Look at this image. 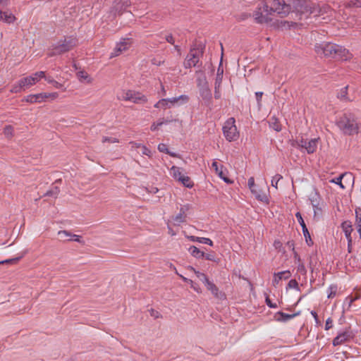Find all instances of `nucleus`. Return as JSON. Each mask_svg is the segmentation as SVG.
<instances>
[{"label":"nucleus","mask_w":361,"mask_h":361,"mask_svg":"<svg viewBox=\"0 0 361 361\" xmlns=\"http://www.w3.org/2000/svg\"><path fill=\"white\" fill-rule=\"evenodd\" d=\"M32 79V83L33 85L39 81L40 79L45 78V73L44 71H38L29 76Z\"/></svg>","instance_id":"28"},{"label":"nucleus","mask_w":361,"mask_h":361,"mask_svg":"<svg viewBox=\"0 0 361 361\" xmlns=\"http://www.w3.org/2000/svg\"><path fill=\"white\" fill-rule=\"evenodd\" d=\"M199 57L200 54L198 51L190 50L185 59L184 66L186 68L195 66L199 61Z\"/></svg>","instance_id":"14"},{"label":"nucleus","mask_w":361,"mask_h":361,"mask_svg":"<svg viewBox=\"0 0 361 361\" xmlns=\"http://www.w3.org/2000/svg\"><path fill=\"white\" fill-rule=\"evenodd\" d=\"M32 79L29 76L25 77L13 85L12 88L11 89V92L12 93L20 92L22 90H25V89L32 86Z\"/></svg>","instance_id":"12"},{"label":"nucleus","mask_w":361,"mask_h":361,"mask_svg":"<svg viewBox=\"0 0 361 361\" xmlns=\"http://www.w3.org/2000/svg\"><path fill=\"white\" fill-rule=\"evenodd\" d=\"M132 44L130 39H123L121 42L116 44V47L111 52L110 57L113 58L122 54L123 52L128 50Z\"/></svg>","instance_id":"13"},{"label":"nucleus","mask_w":361,"mask_h":361,"mask_svg":"<svg viewBox=\"0 0 361 361\" xmlns=\"http://www.w3.org/2000/svg\"><path fill=\"white\" fill-rule=\"evenodd\" d=\"M271 1L269 3L272 13H276L281 17L287 16L291 11V5L286 4L284 0H267Z\"/></svg>","instance_id":"8"},{"label":"nucleus","mask_w":361,"mask_h":361,"mask_svg":"<svg viewBox=\"0 0 361 361\" xmlns=\"http://www.w3.org/2000/svg\"><path fill=\"white\" fill-rule=\"evenodd\" d=\"M350 338V334L348 332H343L339 334L333 341V345L334 346L341 345L345 341L349 340Z\"/></svg>","instance_id":"19"},{"label":"nucleus","mask_w":361,"mask_h":361,"mask_svg":"<svg viewBox=\"0 0 361 361\" xmlns=\"http://www.w3.org/2000/svg\"><path fill=\"white\" fill-rule=\"evenodd\" d=\"M190 205L189 204H185V205H183L180 208V212L185 214V216H186V212L190 209Z\"/></svg>","instance_id":"54"},{"label":"nucleus","mask_w":361,"mask_h":361,"mask_svg":"<svg viewBox=\"0 0 361 361\" xmlns=\"http://www.w3.org/2000/svg\"><path fill=\"white\" fill-rule=\"evenodd\" d=\"M311 314L312 315V317H314V320H315V322L317 324H319V318H318V316H317V314L315 311H311Z\"/></svg>","instance_id":"63"},{"label":"nucleus","mask_w":361,"mask_h":361,"mask_svg":"<svg viewBox=\"0 0 361 361\" xmlns=\"http://www.w3.org/2000/svg\"><path fill=\"white\" fill-rule=\"evenodd\" d=\"M189 283L190 284V287L194 289V290H195L196 292L197 293H200L201 292V289L199 287L198 285H197L196 283H195L192 280L190 281Z\"/></svg>","instance_id":"52"},{"label":"nucleus","mask_w":361,"mask_h":361,"mask_svg":"<svg viewBox=\"0 0 361 361\" xmlns=\"http://www.w3.org/2000/svg\"><path fill=\"white\" fill-rule=\"evenodd\" d=\"M276 275L279 278L280 280L282 279H288L290 277L291 274L289 271H283L281 272L276 273Z\"/></svg>","instance_id":"35"},{"label":"nucleus","mask_w":361,"mask_h":361,"mask_svg":"<svg viewBox=\"0 0 361 361\" xmlns=\"http://www.w3.org/2000/svg\"><path fill=\"white\" fill-rule=\"evenodd\" d=\"M224 69L221 67V64L220 63L219 67L218 68L216 75L217 76H223Z\"/></svg>","instance_id":"61"},{"label":"nucleus","mask_w":361,"mask_h":361,"mask_svg":"<svg viewBox=\"0 0 361 361\" xmlns=\"http://www.w3.org/2000/svg\"><path fill=\"white\" fill-rule=\"evenodd\" d=\"M59 193V188L57 186H55L54 188L47 192V195L56 197Z\"/></svg>","instance_id":"43"},{"label":"nucleus","mask_w":361,"mask_h":361,"mask_svg":"<svg viewBox=\"0 0 361 361\" xmlns=\"http://www.w3.org/2000/svg\"><path fill=\"white\" fill-rule=\"evenodd\" d=\"M338 128L348 135L357 133L360 126L351 114H343L337 121Z\"/></svg>","instance_id":"4"},{"label":"nucleus","mask_w":361,"mask_h":361,"mask_svg":"<svg viewBox=\"0 0 361 361\" xmlns=\"http://www.w3.org/2000/svg\"><path fill=\"white\" fill-rule=\"evenodd\" d=\"M77 76L80 82H86L90 84L92 82V78L90 75L84 71H80L77 73Z\"/></svg>","instance_id":"22"},{"label":"nucleus","mask_w":361,"mask_h":361,"mask_svg":"<svg viewBox=\"0 0 361 361\" xmlns=\"http://www.w3.org/2000/svg\"><path fill=\"white\" fill-rule=\"evenodd\" d=\"M295 25V23H292V22H289L287 20H281L280 22H278L277 27H280V28H283V27L290 28L291 26H293Z\"/></svg>","instance_id":"33"},{"label":"nucleus","mask_w":361,"mask_h":361,"mask_svg":"<svg viewBox=\"0 0 361 361\" xmlns=\"http://www.w3.org/2000/svg\"><path fill=\"white\" fill-rule=\"evenodd\" d=\"M266 304L271 308H276L277 307L276 303H273L268 295H266L265 298Z\"/></svg>","instance_id":"49"},{"label":"nucleus","mask_w":361,"mask_h":361,"mask_svg":"<svg viewBox=\"0 0 361 361\" xmlns=\"http://www.w3.org/2000/svg\"><path fill=\"white\" fill-rule=\"evenodd\" d=\"M129 145L131 146L133 149H137L141 148L142 145L135 142H130Z\"/></svg>","instance_id":"60"},{"label":"nucleus","mask_w":361,"mask_h":361,"mask_svg":"<svg viewBox=\"0 0 361 361\" xmlns=\"http://www.w3.org/2000/svg\"><path fill=\"white\" fill-rule=\"evenodd\" d=\"M283 178V176L280 174H276L273 176L271 179V185L276 189L278 188V183Z\"/></svg>","instance_id":"37"},{"label":"nucleus","mask_w":361,"mask_h":361,"mask_svg":"<svg viewBox=\"0 0 361 361\" xmlns=\"http://www.w3.org/2000/svg\"><path fill=\"white\" fill-rule=\"evenodd\" d=\"M59 97L57 92H43L36 94H30L25 98V101L29 103H40L45 102L47 99L54 100Z\"/></svg>","instance_id":"9"},{"label":"nucleus","mask_w":361,"mask_h":361,"mask_svg":"<svg viewBox=\"0 0 361 361\" xmlns=\"http://www.w3.org/2000/svg\"><path fill=\"white\" fill-rule=\"evenodd\" d=\"M70 240H73L75 242H80V236L75 234H71V236L70 237Z\"/></svg>","instance_id":"59"},{"label":"nucleus","mask_w":361,"mask_h":361,"mask_svg":"<svg viewBox=\"0 0 361 361\" xmlns=\"http://www.w3.org/2000/svg\"><path fill=\"white\" fill-rule=\"evenodd\" d=\"M288 286L290 288H298V282L294 280V279H292L290 280L288 283Z\"/></svg>","instance_id":"51"},{"label":"nucleus","mask_w":361,"mask_h":361,"mask_svg":"<svg viewBox=\"0 0 361 361\" xmlns=\"http://www.w3.org/2000/svg\"><path fill=\"white\" fill-rule=\"evenodd\" d=\"M0 20L6 23L11 24L15 22L16 18L11 11L0 9Z\"/></svg>","instance_id":"17"},{"label":"nucleus","mask_w":361,"mask_h":361,"mask_svg":"<svg viewBox=\"0 0 361 361\" xmlns=\"http://www.w3.org/2000/svg\"><path fill=\"white\" fill-rule=\"evenodd\" d=\"M77 44V40L72 37H65L54 44L49 49L48 56L51 57L55 55L62 54L71 50Z\"/></svg>","instance_id":"2"},{"label":"nucleus","mask_w":361,"mask_h":361,"mask_svg":"<svg viewBox=\"0 0 361 361\" xmlns=\"http://www.w3.org/2000/svg\"><path fill=\"white\" fill-rule=\"evenodd\" d=\"M221 87H216V86H214V98L215 99H220L221 98Z\"/></svg>","instance_id":"55"},{"label":"nucleus","mask_w":361,"mask_h":361,"mask_svg":"<svg viewBox=\"0 0 361 361\" xmlns=\"http://www.w3.org/2000/svg\"><path fill=\"white\" fill-rule=\"evenodd\" d=\"M3 133L6 137L11 138L13 135V128L10 125L6 126L4 128Z\"/></svg>","instance_id":"31"},{"label":"nucleus","mask_w":361,"mask_h":361,"mask_svg":"<svg viewBox=\"0 0 361 361\" xmlns=\"http://www.w3.org/2000/svg\"><path fill=\"white\" fill-rule=\"evenodd\" d=\"M166 40L169 43H170V44H174V39H173V36H172V35H167V36L166 37Z\"/></svg>","instance_id":"62"},{"label":"nucleus","mask_w":361,"mask_h":361,"mask_svg":"<svg viewBox=\"0 0 361 361\" xmlns=\"http://www.w3.org/2000/svg\"><path fill=\"white\" fill-rule=\"evenodd\" d=\"M158 150L166 154L170 153V151L169 150L166 145L164 143H161L158 145Z\"/></svg>","instance_id":"45"},{"label":"nucleus","mask_w":361,"mask_h":361,"mask_svg":"<svg viewBox=\"0 0 361 361\" xmlns=\"http://www.w3.org/2000/svg\"><path fill=\"white\" fill-rule=\"evenodd\" d=\"M347 90L348 86L342 88L340 91V92L338 94V97L341 99H347L346 95H347Z\"/></svg>","instance_id":"40"},{"label":"nucleus","mask_w":361,"mask_h":361,"mask_svg":"<svg viewBox=\"0 0 361 361\" xmlns=\"http://www.w3.org/2000/svg\"><path fill=\"white\" fill-rule=\"evenodd\" d=\"M336 292L337 286L335 285L330 286L329 288H328V298H332L335 297V295H336Z\"/></svg>","instance_id":"34"},{"label":"nucleus","mask_w":361,"mask_h":361,"mask_svg":"<svg viewBox=\"0 0 361 361\" xmlns=\"http://www.w3.org/2000/svg\"><path fill=\"white\" fill-rule=\"evenodd\" d=\"M167 123H168V121H164V120L158 121L157 123H153L150 127V129H151V130L154 131V130H157L159 126H161L163 124Z\"/></svg>","instance_id":"39"},{"label":"nucleus","mask_w":361,"mask_h":361,"mask_svg":"<svg viewBox=\"0 0 361 361\" xmlns=\"http://www.w3.org/2000/svg\"><path fill=\"white\" fill-rule=\"evenodd\" d=\"M184 186L188 188H191L192 186H193V183L192 181L190 180V178L187 176H185L183 177H182V178L180 180V181Z\"/></svg>","instance_id":"30"},{"label":"nucleus","mask_w":361,"mask_h":361,"mask_svg":"<svg viewBox=\"0 0 361 361\" xmlns=\"http://www.w3.org/2000/svg\"><path fill=\"white\" fill-rule=\"evenodd\" d=\"M235 123V118H229L223 126L224 135L228 142L235 141L239 137V132Z\"/></svg>","instance_id":"7"},{"label":"nucleus","mask_w":361,"mask_h":361,"mask_svg":"<svg viewBox=\"0 0 361 361\" xmlns=\"http://www.w3.org/2000/svg\"><path fill=\"white\" fill-rule=\"evenodd\" d=\"M223 76H216L214 86L216 87H221Z\"/></svg>","instance_id":"50"},{"label":"nucleus","mask_w":361,"mask_h":361,"mask_svg":"<svg viewBox=\"0 0 361 361\" xmlns=\"http://www.w3.org/2000/svg\"><path fill=\"white\" fill-rule=\"evenodd\" d=\"M189 269L194 271V273L196 274L197 277L200 280L202 281L204 283H205L207 282V281H209L208 278L207 277V276L203 274V273H201L198 271H196L193 267H190Z\"/></svg>","instance_id":"29"},{"label":"nucleus","mask_w":361,"mask_h":361,"mask_svg":"<svg viewBox=\"0 0 361 361\" xmlns=\"http://www.w3.org/2000/svg\"><path fill=\"white\" fill-rule=\"evenodd\" d=\"M332 327V320L331 318H328L325 324V329L329 330Z\"/></svg>","instance_id":"57"},{"label":"nucleus","mask_w":361,"mask_h":361,"mask_svg":"<svg viewBox=\"0 0 361 361\" xmlns=\"http://www.w3.org/2000/svg\"><path fill=\"white\" fill-rule=\"evenodd\" d=\"M267 0H263L260 4H258L256 10L253 12V18L257 23L259 24H268L271 22L272 12L269 6Z\"/></svg>","instance_id":"3"},{"label":"nucleus","mask_w":361,"mask_h":361,"mask_svg":"<svg viewBox=\"0 0 361 361\" xmlns=\"http://www.w3.org/2000/svg\"><path fill=\"white\" fill-rule=\"evenodd\" d=\"M188 97L187 95H180L177 97H172L169 99H161L154 104L155 108H160L163 109H170L176 106H180L188 102Z\"/></svg>","instance_id":"6"},{"label":"nucleus","mask_w":361,"mask_h":361,"mask_svg":"<svg viewBox=\"0 0 361 361\" xmlns=\"http://www.w3.org/2000/svg\"><path fill=\"white\" fill-rule=\"evenodd\" d=\"M247 185H248V187L250 190V191L252 190H253L254 188H257V185H255V179L253 177H250L249 179H248V181H247Z\"/></svg>","instance_id":"47"},{"label":"nucleus","mask_w":361,"mask_h":361,"mask_svg":"<svg viewBox=\"0 0 361 361\" xmlns=\"http://www.w3.org/2000/svg\"><path fill=\"white\" fill-rule=\"evenodd\" d=\"M281 281V280H280V279H279V278L277 276V275H276V273H275V274H274V279H273V284H274V286L277 285V284L279 283V281Z\"/></svg>","instance_id":"64"},{"label":"nucleus","mask_w":361,"mask_h":361,"mask_svg":"<svg viewBox=\"0 0 361 361\" xmlns=\"http://www.w3.org/2000/svg\"><path fill=\"white\" fill-rule=\"evenodd\" d=\"M356 214V226L361 227V209L358 208L355 210Z\"/></svg>","instance_id":"41"},{"label":"nucleus","mask_w":361,"mask_h":361,"mask_svg":"<svg viewBox=\"0 0 361 361\" xmlns=\"http://www.w3.org/2000/svg\"><path fill=\"white\" fill-rule=\"evenodd\" d=\"M315 51L319 56L331 57L340 60H348L351 57L349 51L343 47L333 44L323 43L315 46Z\"/></svg>","instance_id":"1"},{"label":"nucleus","mask_w":361,"mask_h":361,"mask_svg":"<svg viewBox=\"0 0 361 361\" xmlns=\"http://www.w3.org/2000/svg\"><path fill=\"white\" fill-rule=\"evenodd\" d=\"M141 151L142 154L144 155H146L149 157H151L152 156L151 150L149 148H147L145 145L141 146Z\"/></svg>","instance_id":"42"},{"label":"nucleus","mask_w":361,"mask_h":361,"mask_svg":"<svg viewBox=\"0 0 361 361\" xmlns=\"http://www.w3.org/2000/svg\"><path fill=\"white\" fill-rule=\"evenodd\" d=\"M318 139H311L307 140L301 139L300 140L294 141L293 143V147L305 149L308 154L314 153L317 148Z\"/></svg>","instance_id":"10"},{"label":"nucleus","mask_w":361,"mask_h":361,"mask_svg":"<svg viewBox=\"0 0 361 361\" xmlns=\"http://www.w3.org/2000/svg\"><path fill=\"white\" fill-rule=\"evenodd\" d=\"M349 6L361 8V0H353L349 3Z\"/></svg>","instance_id":"53"},{"label":"nucleus","mask_w":361,"mask_h":361,"mask_svg":"<svg viewBox=\"0 0 361 361\" xmlns=\"http://www.w3.org/2000/svg\"><path fill=\"white\" fill-rule=\"evenodd\" d=\"M201 95L205 99H210L211 92L208 87H204L201 90Z\"/></svg>","instance_id":"36"},{"label":"nucleus","mask_w":361,"mask_h":361,"mask_svg":"<svg viewBox=\"0 0 361 361\" xmlns=\"http://www.w3.org/2000/svg\"><path fill=\"white\" fill-rule=\"evenodd\" d=\"M170 173L171 176L178 181H180L182 177L184 176V175L182 174L181 169L175 166L171 168Z\"/></svg>","instance_id":"23"},{"label":"nucleus","mask_w":361,"mask_h":361,"mask_svg":"<svg viewBox=\"0 0 361 361\" xmlns=\"http://www.w3.org/2000/svg\"><path fill=\"white\" fill-rule=\"evenodd\" d=\"M152 63L154 64V65H156V66H161V64L164 63V61L161 60V59H152Z\"/></svg>","instance_id":"56"},{"label":"nucleus","mask_w":361,"mask_h":361,"mask_svg":"<svg viewBox=\"0 0 361 361\" xmlns=\"http://www.w3.org/2000/svg\"><path fill=\"white\" fill-rule=\"evenodd\" d=\"M343 178H349V180L352 181V184H353L354 177H353V174L351 173H347V172L342 173L341 176H339L337 178L330 180L329 182L337 184L340 186L341 188L345 189V186L342 183V179H343Z\"/></svg>","instance_id":"16"},{"label":"nucleus","mask_w":361,"mask_h":361,"mask_svg":"<svg viewBox=\"0 0 361 361\" xmlns=\"http://www.w3.org/2000/svg\"><path fill=\"white\" fill-rule=\"evenodd\" d=\"M361 298V294L359 292H357L355 296L349 295L346 298L345 301L348 302L349 307L352 305L354 301L358 300Z\"/></svg>","instance_id":"32"},{"label":"nucleus","mask_w":361,"mask_h":361,"mask_svg":"<svg viewBox=\"0 0 361 361\" xmlns=\"http://www.w3.org/2000/svg\"><path fill=\"white\" fill-rule=\"evenodd\" d=\"M298 314H299V313L289 314H286V313H284L282 312H279L276 314V315L279 316V317L277 318V320L279 322H287V321L294 318L295 317L298 316Z\"/></svg>","instance_id":"25"},{"label":"nucleus","mask_w":361,"mask_h":361,"mask_svg":"<svg viewBox=\"0 0 361 361\" xmlns=\"http://www.w3.org/2000/svg\"><path fill=\"white\" fill-rule=\"evenodd\" d=\"M188 238L192 242H198L200 243L207 244L210 246L213 245V242L208 238H201L193 235L188 236Z\"/></svg>","instance_id":"26"},{"label":"nucleus","mask_w":361,"mask_h":361,"mask_svg":"<svg viewBox=\"0 0 361 361\" xmlns=\"http://www.w3.org/2000/svg\"><path fill=\"white\" fill-rule=\"evenodd\" d=\"M21 257L3 260L4 264H15L19 261Z\"/></svg>","instance_id":"48"},{"label":"nucleus","mask_w":361,"mask_h":361,"mask_svg":"<svg viewBox=\"0 0 361 361\" xmlns=\"http://www.w3.org/2000/svg\"><path fill=\"white\" fill-rule=\"evenodd\" d=\"M190 254L195 258L200 259L204 257V252L200 251L197 247L192 245L189 248Z\"/></svg>","instance_id":"27"},{"label":"nucleus","mask_w":361,"mask_h":361,"mask_svg":"<svg viewBox=\"0 0 361 361\" xmlns=\"http://www.w3.org/2000/svg\"><path fill=\"white\" fill-rule=\"evenodd\" d=\"M58 235L59 237H61L63 240H65L68 237L71 236V233L70 232H68V231H59L58 232Z\"/></svg>","instance_id":"44"},{"label":"nucleus","mask_w":361,"mask_h":361,"mask_svg":"<svg viewBox=\"0 0 361 361\" xmlns=\"http://www.w3.org/2000/svg\"><path fill=\"white\" fill-rule=\"evenodd\" d=\"M341 228L345 233V237L348 241V244H350L352 241L350 235L351 232L353 231L351 222L349 221H344L341 224Z\"/></svg>","instance_id":"20"},{"label":"nucleus","mask_w":361,"mask_h":361,"mask_svg":"<svg viewBox=\"0 0 361 361\" xmlns=\"http://www.w3.org/2000/svg\"><path fill=\"white\" fill-rule=\"evenodd\" d=\"M102 142H110V143H117L118 142V140L115 137H103L102 138Z\"/></svg>","instance_id":"46"},{"label":"nucleus","mask_w":361,"mask_h":361,"mask_svg":"<svg viewBox=\"0 0 361 361\" xmlns=\"http://www.w3.org/2000/svg\"><path fill=\"white\" fill-rule=\"evenodd\" d=\"M122 99L136 104H141L147 102V98L144 94L134 90H126L123 92L122 94Z\"/></svg>","instance_id":"11"},{"label":"nucleus","mask_w":361,"mask_h":361,"mask_svg":"<svg viewBox=\"0 0 361 361\" xmlns=\"http://www.w3.org/2000/svg\"><path fill=\"white\" fill-rule=\"evenodd\" d=\"M295 216L299 222V224H300L302 228V232H303V235L305 238V240H306V242L307 243L308 245H310V243H309V241L312 243V240L310 238V233L307 230V228L305 225V223L302 217V215L300 212H297L296 214H295Z\"/></svg>","instance_id":"15"},{"label":"nucleus","mask_w":361,"mask_h":361,"mask_svg":"<svg viewBox=\"0 0 361 361\" xmlns=\"http://www.w3.org/2000/svg\"><path fill=\"white\" fill-rule=\"evenodd\" d=\"M291 10L301 14L314 13L315 16L323 14L322 9L317 11L314 4L310 1L306 0H292Z\"/></svg>","instance_id":"5"},{"label":"nucleus","mask_w":361,"mask_h":361,"mask_svg":"<svg viewBox=\"0 0 361 361\" xmlns=\"http://www.w3.org/2000/svg\"><path fill=\"white\" fill-rule=\"evenodd\" d=\"M185 214L179 212L173 219L175 223L180 224L185 221Z\"/></svg>","instance_id":"38"},{"label":"nucleus","mask_w":361,"mask_h":361,"mask_svg":"<svg viewBox=\"0 0 361 361\" xmlns=\"http://www.w3.org/2000/svg\"><path fill=\"white\" fill-rule=\"evenodd\" d=\"M251 192L255 195V198L262 202L268 203L269 199L267 194L258 187L251 190Z\"/></svg>","instance_id":"18"},{"label":"nucleus","mask_w":361,"mask_h":361,"mask_svg":"<svg viewBox=\"0 0 361 361\" xmlns=\"http://www.w3.org/2000/svg\"><path fill=\"white\" fill-rule=\"evenodd\" d=\"M204 285L207 286V288L211 291V293L216 298H221V293L219 292V289L216 287V286L211 282L209 280L207 281V282L204 283Z\"/></svg>","instance_id":"24"},{"label":"nucleus","mask_w":361,"mask_h":361,"mask_svg":"<svg viewBox=\"0 0 361 361\" xmlns=\"http://www.w3.org/2000/svg\"><path fill=\"white\" fill-rule=\"evenodd\" d=\"M262 95H263V92H257L255 93V97H256L257 104L259 106H260V102H261Z\"/></svg>","instance_id":"58"},{"label":"nucleus","mask_w":361,"mask_h":361,"mask_svg":"<svg viewBox=\"0 0 361 361\" xmlns=\"http://www.w3.org/2000/svg\"><path fill=\"white\" fill-rule=\"evenodd\" d=\"M212 168L214 169L215 172L218 174V176L223 179L226 183H231V181L226 177L225 173L223 171V166L220 167L218 165L216 161H214L212 165Z\"/></svg>","instance_id":"21"}]
</instances>
